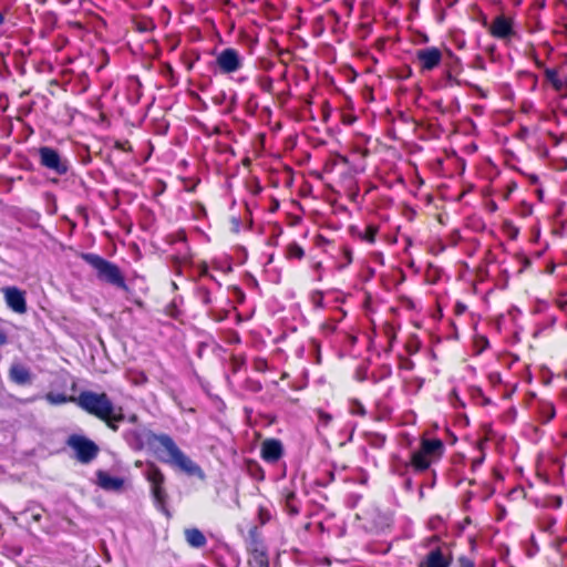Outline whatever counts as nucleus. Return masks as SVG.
Wrapping results in <instances>:
<instances>
[{
  "label": "nucleus",
  "instance_id": "18",
  "mask_svg": "<svg viewBox=\"0 0 567 567\" xmlns=\"http://www.w3.org/2000/svg\"><path fill=\"white\" fill-rule=\"evenodd\" d=\"M249 567H269V558L266 550L258 545L250 550Z\"/></svg>",
  "mask_w": 567,
  "mask_h": 567
},
{
  "label": "nucleus",
  "instance_id": "6",
  "mask_svg": "<svg viewBox=\"0 0 567 567\" xmlns=\"http://www.w3.org/2000/svg\"><path fill=\"white\" fill-rule=\"evenodd\" d=\"M144 476L151 485V493L156 507L169 517L171 514L166 508L167 493L164 487L165 475L155 463L147 462L145 464Z\"/></svg>",
  "mask_w": 567,
  "mask_h": 567
},
{
  "label": "nucleus",
  "instance_id": "35",
  "mask_svg": "<svg viewBox=\"0 0 567 567\" xmlns=\"http://www.w3.org/2000/svg\"><path fill=\"white\" fill-rule=\"evenodd\" d=\"M0 7H10L7 0H0Z\"/></svg>",
  "mask_w": 567,
  "mask_h": 567
},
{
  "label": "nucleus",
  "instance_id": "38",
  "mask_svg": "<svg viewBox=\"0 0 567 567\" xmlns=\"http://www.w3.org/2000/svg\"><path fill=\"white\" fill-rule=\"evenodd\" d=\"M40 518H41V515H40V514L33 515V519H34V520H37V522H38V520H40Z\"/></svg>",
  "mask_w": 567,
  "mask_h": 567
},
{
  "label": "nucleus",
  "instance_id": "33",
  "mask_svg": "<svg viewBox=\"0 0 567 567\" xmlns=\"http://www.w3.org/2000/svg\"><path fill=\"white\" fill-rule=\"evenodd\" d=\"M7 342V336L0 330V346Z\"/></svg>",
  "mask_w": 567,
  "mask_h": 567
},
{
  "label": "nucleus",
  "instance_id": "24",
  "mask_svg": "<svg viewBox=\"0 0 567 567\" xmlns=\"http://www.w3.org/2000/svg\"><path fill=\"white\" fill-rule=\"evenodd\" d=\"M317 414H318L319 424L321 426H328L330 424V422L332 421V416L322 410H319L317 412Z\"/></svg>",
  "mask_w": 567,
  "mask_h": 567
},
{
  "label": "nucleus",
  "instance_id": "16",
  "mask_svg": "<svg viewBox=\"0 0 567 567\" xmlns=\"http://www.w3.org/2000/svg\"><path fill=\"white\" fill-rule=\"evenodd\" d=\"M97 485L105 491H120L124 481L121 477L112 476L106 472H97Z\"/></svg>",
  "mask_w": 567,
  "mask_h": 567
},
{
  "label": "nucleus",
  "instance_id": "31",
  "mask_svg": "<svg viewBox=\"0 0 567 567\" xmlns=\"http://www.w3.org/2000/svg\"><path fill=\"white\" fill-rule=\"evenodd\" d=\"M123 420H112L110 422H105L109 427H111L113 431L117 430L116 423L122 422Z\"/></svg>",
  "mask_w": 567,
  "mask_h": 567
},
{
  "label": "nucleus",
  "instance_id": "17",
  "mask_svg": "<svg viewBox=\"0 0 567 567\" xmlns=\"http://www.w3.org/2000/svg\"><path fill=\"white\" fill-rule=\"evenodd\" d=\"M184 537L188 546H190L192 548H202L207 543L204 533L196 527L186 528L184 530Z\"/></svg>",
  "mask_w": 567,
  "mask_h": 567
},
{
  "label": "nucleus",
  "instance_id": "1",
  "mask_svg": "<svg viewBox=\"0 0 567 567\" xmlns=\"http://www.w3.org/2000/svg\"><path fill=\"white\" fill-rule=\"evenodd\" d=\"M127 444L135 451L147 449L155 454L164 450L168 458L159 457L163 462L171 463L188 475L202 474L200 467L193 462L167 434H156L150 429L140 427L125 434Z\"/></svg>",
  "mask_w": 567,
  "mask_h": 567
},
{
  "label": "nucleus",
  "instance_id": "3",
  "mask_svg": "<svg viewBox=\"0 0 567 567\" xmlns=\"http://www.w3.org/2000/svg\"><path fill=\"white\" fill-rule=\"evenodd\" d=\"M444 453V444L440 439L423 437L420 447L411 453L409 462H401L403 470L412 468L415 473H422L437 462Z\"/></svg>",
  "mask_w": 567,
  "mask_h": 567
},
{
  "label": "nucleus",
  "instance_id": "5",
  "mask_svg": "<svg viewBox=\"0 0 567 567\" xmlns=\"http://www.w3.org/2000/svg\"><path fill=\"white\" fill-rule=\"evenodd\" d=\"M81 258L96 271V276L101 281L123 290L128 289L125 278L117 265L91 252L82 254Z\"/></svg>",
  "mask_w": 567,
  "mask_h": 567
},
{
  "label": "nucleus",
  "instance_id": "20",
  "mask_svg": "<svg viewBox=\"0 0 567 567\" xmlns=\"http://www.w3.org/2000/svg\"><path fill=\"white\" fill-rule=\"evenodd\" d=\"M286 257L300 260L305 257V250L297 243H290L286 247Z\"/></svg>",
  "mask_w": 567,
  "mask_h": 567
},
{
  "label": "nucleus",
  "instance_id": "32",
  "mask_svg": "<svg viewBox=\"0 0 567 567\" xmlns=\"http://www.w3.org/2000/svg\"><path fill=\"white\" fill-rule=\"evenodd\" d=\"M483 461H484V456L473 460V467L482 465Z\"/></svg>",
  "mask_w": 567,
  "mask_h": 567
},
{
  "label": "nucleus",
  "instance_id": "26",
  "mask_svg": "<svg viewBox=\"0 0 567 567\" xmlns=\"http://www.w3.org/2000/svg\"><path fill=\"white\" fill-rule=\"evenodd\" d=\"M270 513L267 509L260 508L259 509V518L261 524H266L270 519Z\"/></svg>",
  "mask_w": 567,
  "mask_h": 567
},
{
  "label": "nucleus",
  "instance_id": "29",
  "mask_svg": "<svg viewBox=\"0 0 567 567\" xmlns=\"http://www.w3.org/2000/svg\"><path fill=\"white\" fill-rule=\"evenodd\" d=\"M9 9L10 7H0V27L4 23L6 14L9 11Z\"/></svg>",
  "mask_w": 567,
  "mask_h": 567
},
{
  "label": "nucleus",
  "instance_id": "15",
  "mask_svg": "<svg viewBox=\"0 0 567 567\" xmlns=\"http://www.w3.org/2000/svg\"><path fill=\"white\" fill-rule=\"evenodd\" d=\"M10 380L18 385H25L32 383V373L29 368L21 363H14L9 370Z\"/></svg>",
  "mask_w": 567,
  "mask_h": 567
},
{
  "label": "nucleus",
  "instance_id": "19",
  "mask_svg": "<svg viewBox=\"0 0 567 567\" xmlns=\"http://www.w3.org/2000/svg\"><path fill=\"white\" fill-rule=\"evenodd\" d=\"M45 400L53 405L64 404L66 402H76L73 396H66L63 393L49 392L45 394Z\"/></svg>",
  "mask_w": 567,
  "mask_h": 567
},
{
  "label": "nucleus",
  "instance_id": "28",
  "mask_svg": "<svg viewBox=\"0 0 567 567\" xmlns=\"http://www.w3.org/2000/svg\"><path fill=\"white\" fill-rule=\"evenodd\" d=\"M460 567H475L474 563L467 557L460 558Z\"/></svg>",
  "mask_w": 567,
  "mask_h": 567
},
{
  "label": "nucleus",
  "instance_id": "13",
  "mask_svg": "<svg viewBox=\"0 0 567 567\" xmlns=\"http://www.w3.org/2000/svg\"><path fill=\"white\" fill-rule=\"evenodd\" d=\"M261 457L267 463H277L284 455V445L277 439H267L261 443Z\"/></svg>",
  "mask_w": 567,
  "mask_h": 567
},
{
  "label": "nucleus",
  "instance_id": "27",
  "mask_svg": "<svg viewBox=\"0 0 567 567\" xmlns=\"http://www.w3.org/2000/svg\"><path fill=\"white\" fill-rule=\"evenodd\" d=\"M199 275L202 277H208L210 279H214L213 275L209 274L208 267H207L206 264L200 265V267H199Z\"/></svg>",
  "mask_w": 567,
  "mask_h": 567
},
{
  "label": "nucleus",
  "instance_id": "30",
  "mask_svg": "<svg viewBox=\"0 0 567 567\" xmlns=\"http://www.w3.org/2000/svg\"><path fill=\"white\" fill-rule=\"evenodd\" d=\"M343 255H344L347 264H351L352 262V251L349 248L344 247Z\"/></svg>",
  "mask_w": 567,
  "mask_h": 567
},
{
  "label": "nucleus",
  "instance_id": "22",
  "mask_svg": "<svg viewBox=\"0 0 567 567\" xmlns=\"http://www.w3.org/2000/svg\"><path fill=\"white\" fill-rule=\"evenodd\" d=\"M379 231V227L375 225H368L364 233L360 235L362 240H365L370 244L375 241L377 234Z\"/></svg>",
  "mask_w": 567,
  "mask_h": 567
},
{
  "label": "nucleus",
  "instance_id": "36",
  "mask_svg": "<svg viewBox=\"0 0 567 567\" xmlns=\"http://www.w3.org/2000/svg\"><path fill=\"white\" fill-rule=\"evenodd\" d=\"M178 237H179V239H181L182 241H185V239H186V237H185V234H184V233L179 234V235H178Z\"/></svg>",
  "mask_w": 567,
  "mask_h": 567
},
{
  "label": "nucleus",
  "instance_id": "2",
  "mask_svg": "<svg viewBox=\"0 0 567 567\" xmlns=\"http://www.w3.org/2000/svg\"><path fill=\"white\" fill-rule=\"evenodd\" d=\"M76 403L81 409L104 422L124 420L122 408L115 406L106 393L83 391L76 398Z\"/></svg>",
  "mask_w": 567,
  "mask_h": 567
},
{
  "label": "nucleus",
  "instance_id": "14",
  "mask_svg": "<svg viewBox=\"0 0 567 567\" xmlns=\"http://www.w3.org/2000/svg\"><path fill=\"white\" fill-rule=\"evenodd\" d=\"M545 78L553 89L563 97H567V75H560L556 69L546 68Z\"/></svg>",
  "mask_w": 567,
  "mask_h": 567
},
{
  "label": "nucleus",
  "instance_id": "7",
  "mask_svg": "<svg viewBox=\"0 0 567 567\" xmlns=\"http://www.w3.org/2000/svg\"><path fill=\"white\" fill-rule=\"evenodd\" d=\"M66 444L75 452L78 461L83 464L90 463L97 456L99 446L83 435L73 434L69 436Z\"/></svg>",
  "mask_w": 567,
  "mask_h": 567
},
{
  "label": "nucleus",
  "instance_id": "34",
  "mask_svg": "<svg viewBox=\"0 0 567 567\" xmlns=\"http://www.w3.org/2000/svg\"><path fill=\"white\" fill-rule=\"evenodd\" d=\"M536 65H537L539 69H544V70L546 69V68L544 66V63H543L542 61L536 60Z\"/></svg>",
  "mask_w": 567,
  "mask_h": 567
},
{
  "label": "nucleus",
  "instance_id": "39",
  "mask_svg": "<svg viewBox=\"0 0 567 567\" xmlns=\"http://www.w3.org/2000/svg\"><path fill=\"white\" fill-rule=\"evenodd\" d=\"M411 484H412L411 480H408L406 483H405L408 488H411Z\"/></svg>",
  "mask_w": 567,
  "mask_h": 567
},
{
  "label": "nucleus",
  "instance_id": "12",
  "mask_svg": "<svg viewBox=\"0 0 567 567\" xmlns=\"http://www.w3.org/2000/svg\"><path fill=\"white\" fill-rule=\"evenodd\" d=\"M442 58L441 50L435 47H427L416 51V61L421 71L434 70L440 65Z\"/></svg>",
  "mask_w": 567,
  "mask_h": 567
},
{
  "label": "nucleus",
  "instance_id": "41",
  "mask_svg": "<svg viewBox=\"0 0 567 567\" xmlns=\"http://www.w3.org/2000/svg\"><path fill=\"white\" fill-rule=\"evenodd\" d=\"M142 465V462H136V466H141Z\"/></svg>",
  "mask_w": 567,
  "mask_h": 567
},
{
  "label": "nucleus",
  "instance_id": "21",
  "mask_svg": "<svg viewBox=\"0 0 567 567\" xmlns=\"http://www.w3.org/2000/svg\"><path fill=\"white\" fill-rule=\"evenodd\" d=\"M285 508L290 515L299 514V507L296 503V494L293 492L287 493L285 497Z\"/></svg>",
  "mask_w": 567,
  "mask_h": 567
},
{
  "label": "nucleus",
  "instance_id": "37",
  "mask_svg": "<svg viewBox=\"0 0 567 567\" xmlns=\"http://www.w3.org/2000/svg\"><path fill=\"white\" fill-rule=\"evenodd\" d=\"M313 267H315L316 270L320 269L321 268V262H316Z\"/></svg>",
  "mask_w": 567,
  "mask_h": 567
},
{
  "label": "nucleus",
  "instance_id": "9",
  "mask_svg": "<svg viewBox=\"0 0 567 567\" xmlns=\"http://www.w3.org/2000/svg\"><path fill=\"white\" fill-rule=\"evenodd\" d=\"M488 32L495 39L509 42L516 35L514 19L505 14H498L488 25Z\"/></svg>",
  "mask_w": 567,
  "mask_h": 567
},
{
  "label": "nucleus",
  "instance_id": "10",
  "mask_svg": "<svg viewBox=\"0 0 567 567\" xmlns=\"http://www.w3.org/2000/svg\"><path fill=\"white\" fill-rule=\"evenodd\" d=\"M216 63L221 73L230 74L241 69L243 59L237 50L227 48L217 55Z\"/></svg>",
  "mask_w": 567,
  "mask_h": 567
},
{
  "label": "nucleus",
  "instance_id": "8",
  "mask_svg": "<svg viewBox=\"0 0 567 567\" xmlns=\"http://www.w3.org/2000/svg\"><path fill=\"white\" fill-rule=\"evenodd\" d=\"M40 164L59 174L64 175L69 171V162L62 158L59 152L49 146H42L39 148Z\"/></svg>",
  "mask_w": 567,
  "mask_h": 567
},
{
  "label": "nucleus",
  "instance_id": "25",
  "mask_svg": "<svg viewBox=\"0 0 567 567\" xmlns=\"http://www.w3.org/2000/svg\"><path fill=\"white\" fill-rule=\"evenodd\" d=\"M556 525V518L548 517L543 524V529L551 533L553 527Z\"/></svg>",
  "mask_w": 567,
  "mask_h": 567
},
{
  "label": "nucleus",
  "instance_id": "4",
  "mask_svg": "<svg viewBox=\"0 0 567 567\" xmlns=\"http://www.w3.org/2000/svg\"><path fill=\"white\" fill-rule=\"evenodd\" d=\"M421 547L426 549L424 556L420 559L417 567H451L453 564V551L450 543L442 540L433 535L424 538Z\"/></svg>",
  "mask_w": 567,
  "mask_h": 567
},
{
  "label": "nucleus",
  "instance_id": "40",
  "mask_svg": "<svg viewBox=\"0 0 567 567\" xmlns=\"http://www.w3.org/2000/svg\"><path fill=\"white\" fill-rule=\"evenodd\" d=\"M554 415H555V411H554V409L551 408V413H550V416H549V417L551 419V417H554Z\"/></svg>",
  "mask_w": 567,
  "mask_h": 567
},
{
  "label": "nucleus",
  "instance_id": "11",
  "mask_svg": "<svg viewBox=\"0 0 567 567\" xmlns=\"http://www.w3.org/2000/svg\"><path fill=\"white\" fill-rule=\"evenodd\" d=\"M7 306L16 313L23 315L27 312L25 291L14 286L3 287L1 289Z\"/></svg>",
  "mask_w": 567,
  "mask_h": 567
},
{
  "label": "nucleus",
  "instance_id": "23",
  "mask_svg": "<svg viewBox=\"0 0 567 567\" xmlns=\"http://www.w3.org/2000/svg\"><path fill=\"white\" fill-rule=\"evenodd\" d=\"M349 411L351 414L359 415V416H364L367 414V411H365L363 404L355 399L350 401Z\"/></svg>",
  "mask_w": 567,
  "mask_h": 567
}]
</instances>
